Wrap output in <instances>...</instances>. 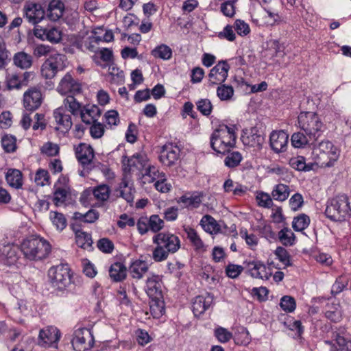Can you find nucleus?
<instances>
[{
  "instance_id": "obj_30",
  "label": "nucleus",
  "mask_w": 351,
  "mask_h": 351,
  "mask_svg": "<svg viewBox=\"0 0 351 351\" xmlns=\"http://www.w3.org/2000/svg\"><path fill=\"white\" fill-rule=\"evenodd\" d=\"M22 173L15 169H9L5 175L8 184L15 189H20L23 186Z\"/></svg>"
},
{
  "instance_id": "obj_54",
  "label": "nucleus",
  "mask_w": 351,
  "mask_h": 351,
  "mask_svg": "<svg viewBox=\"0 0 351 351\" xmlns=\"http://www.w3.org/2000/svg\"><path fill=\"white\" fill-rule=\"evenodd\" d=\"M215 336L221 343H226L232 338V334L226 328L218 327L215 330Z\"/></svg>"
},
{
  "instance_id": "obj_49",
  "label": "nucleus",
  "mask_w": 351,
  "mask_h": 351,
  "mask_svg": "<svg viewBox=\"0 0 351 351\" xmlns=\"http://www.w3.org/2000/svg\"><path fill=\"white\" fill-rule=\"evenodd\" d=\"M242 160V156L239 152H230L225 158V165L230 168L235 167L239 165Z\"/></svg>"
},
{
  "instance_id": "obj_45",
  "label": "nucleus",
  "mask_w": 351,
  "mask_h": 351,
  "mask_svg": "<svg viewBox=\"0 0 351 351\" xmlns=\"http://www.w3.org/2000/svg\"><path fill=\"white\" fill-rule=\"evenodd\" d=\"M152 55L155 58H161L162 60H169L171 58L172 51L167 45H160L152 50Z\"/></svg>"
},
{
  "instance_id": "obj_10",
  "label": "nucleus",
  "mask_w": 351,
  "mask_h": 351,
  "mask_svg": "<svg viewBox=\"0 0 351 351\" xmlns=\"http://www.w3.org/2000/svg\"><path fill=\"white\" fill-rule=\"evenodd\" d=\"M43 96L40 88L32 87L23 94V106L27 111H35L41 106Z\"/></svg>"
},
{
  "instance_id": "obj_29",
  "label": "nucleus",
  "mask_w": 351,
  "mask_h": 351,
  "mask_svg": "<svg viewBox=\"0 0 351 351\" xmlns=\"http://www.w3.org/2000/svg\"><path fill=\"white\" fill-rule=\"evenodd\" d=\"M289 165L294 169L299 171H310L313 169L314 164L306 163V158L302 156L293 157L289 160Z\"/></svg>"
},
{
  "instance_id": "obj_57",
  "label": "nucleus",
  "mask_w": 351,
  "mask_h": 351,
  "mask_svg": "<svg viewBox=\"0 0 351 351\" xmlns=\"http://www.w3.org/2000/svg\"><path fill=\"white\" fill-rule=\"evenodd\" d=\"M69 192L64 188L58 187L53 193V202L56 206L64 203Z\"/></svg>"
},
{
  "instance_id": "obj_17",
  "label": "nucleus",
  "mask_w": 351,
  "mask_h": 351,
  "mask_svg": "<svg viewBox=\"0 0 351 351\" xmlns=\"http://www.w3.org/2000/svg\"><path fill=\"white\" fill-rule=\"evenodd\" d=\"M124 173H131L135 170L141 171L145 168L147 160L145 156L139 154H134L130 158L124 156L122 160Z\"/></svg>"
},
{
  "instance_id": "obj_6",
  "label": "nucleus",
  "mask_w": 351,
  "mask_h": 351,
  "mask_svg": "<svg viewBox=\"0 0 351 351\" xmlns=\"http://www.w3.org/2000/svg\"><path fill=\"white\" fill-rule=\"evenodd\" d=\"M153 243L160 245L167 252L173 254L180 248V240L174 234L170 232H159L153 237Z\"/></svg>"
},
{
  "instance_id": "obj_47",
  "label": "nucleus",
  "mask_w": 351,
  "mask_h": 351,
  "mask_svg": "<svg viewBox=\"0 0 351 351\" xmlns=\"http://www.w3.org/2000/svg\"><path fill=\"white\" fill-rule=\"evenodd\" d=\"M348 280L346 276H339L332 286L331 294L333 296L342 292L348 286Z\"/></svg>"
},
{
  "instance_id": "obj_59",
  "label": "nucleus",
  "mask_w": 351,
  "mask_h": 351,
  "mask_svg": "<svg viewBox=\"0 0 351 351\" xmlns=\"http://www.w3.org/2000/svg\"><path fill=\"white\" fill-rule=\"evenodd\" d=\"M109 75L111 76L110 80L115 84H121L124 82V73L115 66L109 68Z\"/></svg>"
},
{
  "instance_id": "obj_35",
  "label": "nucleus",
  "mask_w": 351,
  "mask_h": 351,
  "mask_svg": "<svg viewBox=\"0 0 351 351\" xmlns=\"http://www.w3.org/2000/svg\"><path fill=\"white\" fill-rule=\"evenodd\" d=\"M14 64L21 69H28L32 64V58L25 52L16 53L13 58Z\"/></svg>"
},
{
  "instance_id": "obj_21",
  "label": "nucleus",
  "mask_w": 351,
  "mask_h": 351,
  "mask_svg": "<svg viewBox=\"0 0 351 351\" xmlns=\"http://www.w3.org/2000/svg\"><path fill=\"white\" fill-rule=\"evenodd\" d=\"M289 141L288 134L282 131H274L270 134L269 143L271 148L276 153L283 152L286 150Z\"/></svg>"
},
{
  "instance_id": "obj_31",
  "label": "nucleus",
  "mask_w": 351,
  "mask_h": 351,
  "mask_svg": "<svg viewBox=\"0 0 351 351\" xmlns=\"http://www.w3.org/2000/svg\"><path fill=\"white\" fill-rule=\"evenodd\" d=\"M149 308L154 318H160L165 313L163 297L150 298Z\"/></svg>"
},
{
  "instance_id": "obj_41",
  "label": "nucleus",
  "mask_w": 351,
  "mask_h": 351,
  "mask_svg": "<svg viewBox=\"0 0 351 351\" xmlns=\"http://www.w3.org/2000/svg\"><path fill=\"white\" fill-rule=\"evenodd\" d=\"M280 241L286 246H291L294 244L295 234L289 228H284L278 232Z\"/></svg>"
},
{
  "instance_id": "obj_27",
  "label": "nucleus",
  "mask_w": 351,
  "mask_h": 351,
  "mask_svg": "<svg viewBox=\"0 0 351 351\" xmlns=\"http://www.w3.org/2000/svg\"><path fill=\"white\" fill-rule=\"evenodd\" d=\"M109 276L114 282L123 280L127 276L126 267L122 263H114L109 268Z\"/></svg>"
},
{
  "instance_id": "obj_12",
  "label": "nucleus",
  "mask_w": 351,
  "mask_h": 351,
  "mask_svg": "<svg viewBox=\"0 0 351 351\" xmlns=\"http://www.w3.org/2000/svg\"><path fill=\"white\" fill-rule=\"evenodd\" d=\"M241 140L245 145L260 149L265 142V137L257 128L254 127L250 129H244Z\"/></svg>"
},
{
  "instance_id": "obj_18",
  "label": "nucleus",
  "mask_w": 351,
  "mask_h": 351,
  "mask_svg": "<svg viewBox=\"0 0 351 351\" xmlns=\"http://www.w3.org/2000/svg\"><path fill=\"white\" fill-rule=\"evenodd\" d=\"M60 338V330L54 326L41 329L38 335V344L42 346H52L56 344Z\"/></svg>"
},
{
  "instance_id": "obj_40",
  "label": "nucleus",
  "mask_w": 351,
  "mask_h": 351,
  "mask_svg": "<svg viewBox=\"0 0 351 351\" xmlns=\"http://www.w3.org/2000/svg\"><path fill=\"white\" fill-rule=\"evenodd\" d=\"M309 223V217L305 214H300L293 218L292 228L295 231L300 232L306 229Z\"/></svg>"
},
{
  "instance_id": "obj_39",
  "label": "nucleus",
  "mask_w": 351,
  "mask_h": 351,
  "mask_svg": "<svg viewBox=\"0 0 351 351\" xmlns=\"http://www.w3.org/2000/svg\"><path fill=\"white\" fill-rule=\"evenodd\" d=\"M184 230L187 234V238L197 250L203 248L204 243L194 228L190 226H184Z\"/></svg>"
},
{
  "instance_id": "obj_1",
  "label": "nucleus",
  "mask_w": 351,
  "mask_h": 351,
  "mask_svg": "<svg viewBox=\"0 0 351 351\" xmlns=\"http://www.w3.org/2000/svg\"><path fill=\"white\" fill-rule=\"evenodd\" d=\"M298 124L302 132H295L291 136V144L296 148L315 143L325 130V125L314 112H301Z\"/></svg>"
},
{
  "instance_id": "obj_34",
  "label": "nucleus",
  "mask_w": 351,
  "mask_h": 351,
  "mask_svg": "<svg viewBox=\"0 0 351 351\" xmlns=\"http://www.w3.org/2000/svg\"><path fill=\"white\" fill-rule=\"evenodd\" d=\"M202 193L193 194L191 196L184 195L180 197L178 202L182 203L186 207L198 208L202 203Z\"/></svg>"
},
{
  "instance_id": "obj_42",
  "label": "nucleus",
  "mask_w": 351,
  "mask_h": 351,
  "mask_svg": "<svg viewBox=\"0 0 351 351\" xmlns=\"http://www.w3.org/2000/svg\"><path fill=\"white\" fill-rule=\"evenodd\" d=\"M50 219L58 230H63L67 224L66 219L62 213L57 211L50 212Z\"/></svg>"
},
{
  "instance_id": "obj_44",
  "label": "nucleus",
  "mask_w": 351,
  "mask_h": 351,
  "mask_svg": "<svg viewBox=\"0 0 351 351\" xmlns=\"http://www.w3.org/2000/svg\"><path fill=\"white\" fill-rule=\"evenodd\" d=\"M217 95L221 101L230 100L234 95V88L230 85L219 84L217 88Z\"/></svg>"
},
{
  "instance_id": "obj_46",
  "label": "nucleus",
  "mask_w": 351,
  "mask_h": 351,
  "mask_svg": "<svg viewBox=\"0 0 351 351\" xmlns=\"http://www.w3.org/2000/svg\"><path fill=\"white\" fill-rule=\"evenodd\" d=\"M1 145L5 152H14L16 149V139L14 136L5 134L1 138Z\"/></svg>"
},
{
  "instance_id": "obj_33",
  "label": "nucleus",
  "mask_w": 351,
  "mask_h": 351,
  "mask_svg": "<svg viewBox=\"0 0 351 351\" xmlns=\"http://www.w3.org/2000/svg\"><path fill=\"white\" fill-rule=\"evenodd\" d=\"M290 193L289 186L284 184H278L274 188L271 195L277 201L283 202L286 200Z\"/></svg>"
},
{
  "instance_id": "obj_25",
  "label": "nucleus",
  "mask_w": 351,
  "mask_h": 351,
  "mask_svg": "<svg viewBox=\"0 0 351 351\" xmlns=\"http://www.w3.org/2000/svg\"><path fill=\"white\" fill-rule=\"evenodd\" d=\"M101 114V110L96 105H86L80 111L82 121L88 125L96 122Z\"/></svg>"
},
{
  "instance_id": "obj_60",
  "label": "nucleus",
  "mask_w": 351,
  "mask_h": 351,
  "mask_svg": "<svg viewBox=\"0 0 351 351\" xmlns=\"http://www.w3.org/2000/svg\"><path fill=\"white\" fill-rule=\"evenodd\" d=\"M337 348L334 351H351V341L337 334L336 336Z\"/></svg>"
},
{
  "instance_id": "obj_8",
  "label": "nucleus",
  "mask_w": 351,
  "mask_h": 351,
  "mask_svg": "<svg viewBox=\"0 0 351 351\" xmlns=\"http://www.w3.org/2000/svg\"><path fill=\"white\" fill-rule=\"evenodd\" d=\"M236 126L234 125L228 126L226 125H221L218 128L215 129L213 132V140L218 138L221 143H223L230 150L236 143ZM215 144V141L213 145Z\"/></svg>"
},
{
  "instance_id": "obj_32",
  "label": "nucleus",
  "mask_w": 351,
  "mask_h": 351,
  "mask_svg": "<svg viewBox=\"0 0 351 351\" xmlns=\"http://www.w3.org/2000/svg\"><path fill=\"white\" fill-rule=\"evenodd\" d=\"M143 178L145 180L144 183L153 182L156 179L165 180V173L160 172L157 167L154 166L149 165L147 167H145V172L142 173Z\"/></svg>"
},
{
  "instance_id": "obj_53",
  "label": "nucleus",
  "mask_w": 351,
  "mask_h": 351,
  "mask_svg": "<svg viewBox=\"0 0 351 351\" xmlns=\"http://www.w3.org/2000/svg\"><path fill=\"white\" fill-rule=\"evenodd\" d=\"M274 254L285 267L291 265L290 262V255L286 249L282 247H278L276 249Z\"/></svg>"
},
{
  "instance_id": "obj_52",
  "label": "nucleus",
  "mask_w": 351,
  "mask_h": 351,
  "mask_svg": "<svg viewBox=\"0 0 351 351\" xmlns=\"http://www.w3.org/2000/svg\"><path fill=\"white\" fill-rule=\"evenodd\" d=\"M169 254L171 253L167 252L160 245H156L152 252V258L155 262H162L168 258Z\"/></svg>"
},
{
  "instance_id": "obj_61",
  "label": "nucleus",
  "mask_w": 351,
  "mask_h": 351,
  "mask_svg": "<svg viewBox=\"0 0 351 351\" xmlns=\"http://www.w3.org/2000/svg\"><path fill=\"white\" fill-rule=\"evenodd\" d=\"M97 246L102 252L110 254L114 250L113 243L108 238L100 239L97 243Z\"/></svg>"
},
{
  "instance_id": "obj_48",
  "label": "nucleus",
  "mask_w": 351,
  "mask_h": 351,
  "mask_svg": "<svg viewBox=\"0 0 351 351\" xmlns=\"http://www.w3.org/2000/svg\"><path fill=\"white\" fill-rule=\"evenodd\" d=\"M280 306L284 311L292 313L296 308V302L294 298L285 295L280 300Z\"/></svg>"
},
{
  "instance_id": "obj_64",
  "label": "nucleus",
  "mask_w": 351,
  "mask_h": 351,
  "mask_svg": "<svg viewBox=\"0 0 351 351\" xmlns=\"http://www.w3.org/2000/svg\"><path fill=\"white\" fill-rule=\"evenodd\" d=\"M234 27L237 33L240 36H246L250 31L248 24L240 19L235 21Z\"/></svg>"
},
{
  "instance_id": "obj_22",
  "label": "nucleus",
  "mask_w": 351,
  "mask_h": 351,
  "mask_svg": "<svg viewBox=\"0 0 351 351\" xmlns=\"http://www.w3.org/2000/svg\"><path fill=\"white\" fill-rule=\"evenodd\" d=\"M53 117L58 125L55 127L56 130L68 132L72 126V121L70 114H66L65 108L60 107L53 111Z\"/></svg>"
},
{
  "instance_id": "obj_9",
  "label": "nucleus",
  "mask_w": 351,
  "mask_h": 351,
  "mask_svg": "<svg viewBox=\"0 0 351 351\" xmlns=\"http://www.w3.org/2000/svg\"><path fill=\"white\" fill-rule=\"evenodd\" d=\"M137 229L141 234H145L148 231L158 232L164 227V221L158 215H152L150 217H141L137 223Z\"/></svg>"
},
{
  "instance_id": "obj_5",
  "label": "nucleus",
  "mask_w": 351,
  "mask_h": 351,
  "mask_svg": "<svg viewBox=\"0 0 351 351\" xmlns=\"http://www.w3.org/2000/svg\"><path fill=\"white\" fill-rule=\"evenodd\" d=\"M71 343L75 351H87L93 347L95 339L89 329L78 328L74 331Z\"/></svg>"
},
{
  "instance_id": "obj_7",
  "label": "nucleus",
  "mask_w": 351,
  "mask_h": 351,
  "mask_svg": "<svg viewBox=\"0 0 351 351\" xmlns=\"http://www.w3.org/2000/svg\"><path fill=\"white\" fill-rule=\"evenodd\" d=\"M314 152H319L320 153H323L324 155H327L329 158L328 162H322L321 157H319V163L321 164L322 167H332L334 165V162L337 160L339 152L338 149L334 146V145L329 141H323L320 142L317 145L315 143L313 144Z\"/></svg>"
},
{
  "instance_id": "obj_28",
  "label": "nucleus",
  "mask_w": 351,
  "mask_h": 351,
  "mask_svg": "<svg viewBox=\"0 0 351 351\" xmlns=\"http://www.w3.org/2000/svg\"><path fill=\"white\" fill-rule=\"evenodd\" d=\"M128 271L132 278L139 280L148 271V266L145 261L136 260L131 264Z\"/></svg>"
},
{
  "instance_id": "obj_2",
  "label": "nucleus",
  "mask_w": 351,
  "mask_h": 351,
  "mask_svg": "<svg viewBox=\"0 0 351 351\" xmlns=\"http://www.w3.org/2000/svg\"><path fill=\"white\" fill-rule=\"evenodd\" d=\"M21 251L25 257L30 261L45 258L51 252L49 243L38 236H31L21 243Z\"/></svg>"
},
{
  "instance_id": "obj_55",
  "label": "nucleus",
  "mask_w": 351,
  "mask_h": 351,
  "mask_svg": "<svg viewBox=\"0 0 351 351\" xmlns=\"http://www.w3.org/2000/svg\"><path fill=\"white\" fill-rule=\"evenodd\" d=\"M62 40V32L57 27L47 28V40L58 43Z\"/></svg>"
},
{
  "instance_id": "obj_15",
  "label": "nucleus",
  "mask_w": 351,
  "mask_h": 351,
  "mask_svg": "<svg viewBox=\"0 0 351 351\" xmlns=\"http://www.w3.org/2000/svg\"><path fill=\"white\" fill-rule=\"evenodd\" d=\"M82 90L81 84L75 80L70 73H67L60 80L57 90L62 95L77 94Z\"/></svg>"
},
{
  "instance_id": "obj_4",
  "label": "nucleus",
  "mask_w": 351,
  "mask_h": 351,
  "mask_svg": "<svg viewBox=\"0 0 351 351\" xmlns=\"http://www.w3.org/2000/svg\"><path fill=\"white\" fill-rule=\"evenodd\" d=\"M350 203L346 195H339L331 199L325 210L326 216L332 221H342L350 215Z\"/></svg>"
},
{
  "instance_id": "obj_43",
  "label": "nucleus",
  "mask_w": 351,
  "mask_h": 351,
  "mask_svg": "<svg viewBox=\"0 0 351 351\" xmlns=\"http://www.w3.org/2000/svg\"><path fill=\"white\" fill-rule=\"evenodd\" d=\"M99 214L95 210H90L85 214L76 212L74 213V219L84 223H93L98 219Z\"/></svg>"
},
{
  "instance_id": "obj_14",
  "label": "nucleus",
  "mask_w": 351,
  "mask_h": 351,
  "mask_svg": "<svg viewBox=\"0 0 351 351\" xmlns=\"http://www.w3.org/2000/svg\"><path fill=\"white\" fill-rule=\"evenodd\" d=\"M23 11L25 17L29 23L36 25L45 17V10L39 3L27 2L25 4Z\"/></svg>"
},
{
  "instance_id": "obj_24",
  "label": "nucleus",
  "mask_w": 351,
  "mask_h": 351,
  "mask_svg": "<svg viewBox=\"0 0 351 351\" xmlns=\"http://www.w3.org/2000/svg\"><path fill=\"white\" fill-rule=\"evenodd\" d=\"M75 156L79 162L85 167L91 163L94 158V150L90 145L80 143L75 148Z\"/></svg>"
},
{
  "instance_id": "obj_13",
  "label": "nucleus",
  "mask_w": 351,
  "mask_h": 351,
  "mask_svg": "<svg viewBox=\"0 0 351 351\" xmlns=\"http://www.w3.org/2000/svg\"><path fill=\"white\" fill-rule=\"evenodd\" d=\"M244 264L252 278L267 280L272 275L270 269H267L266 265L261 261L254 260L245 262Z\"/></svg>"
},
{
  "instance_id": "obj_51",
  "label": "nucleus",
  "mask_w": 351,
  "mask_h": 351,
  "mask_svg": "<svg viewBox=\"0 0 351 351\" xmlns=\"http://www.w3.org/2000/svg\"><path fill=\"white\" fill-rule=\"evenodd\" d=\"M60 150L59 146L52 142H47L40 148L42 154L48 156H56L58 154Z\"/></svg>"
},
{
  "instance_id": "obj_19",
  "label": "nucleus",
  "mask_w": 351,
  "mask_h": 351,
  "mask_svg": "<svg viewBox=\"0 0 351 351\" xmlns=\"http://www.w3.org/2000/svg\"><path fill=\"white\" fill-rule=\"evenodd\" d=\"M180 152L178 147L166 144L162 147L159 160L164 165L171 167L179 159Z\"/></svg>"
},
{
  "instance_id": "obj_36",
  "label": "nucleus",
  "mask_w": 351,
  "mask_h": 351,
  "mask_svg": "<svg viewBox=\"0 0 351 351\" xmlns=\"http://www.w3.org/2000/svg\"><path fill=\"white\" fill-rule=\"evenodd\" d=\"M64 105L63 108L65 110H68L74 116L80 114V111L82 110L81 104L73 95L68 96L64 100Z\"/></svg>"
},
{
  "instance_id": "obj_50",
  "label": "nucleus",
  "mask_w": 351,
  "mask_h": 351,
  "mask_svg": "<svg viewBox=\"0 0 351 351\" xmlns=\"http://www.w3.org/2000/svg\"><path fill=\"white\" fill-rule=\"evenodd\" d=\"M197 110L204 116L210 114L213 105L208 99H201L196 103Z\"/></svg>"
},
{
  "instance_id": "obj_62",
  "label": "nucleus",
  "mask_w": 351,
  "mask_h": 351,
  "mask_svg": "<svg viewBox=\"0 0 351 351\" xmlns=\"http://www.w3.org/2000/svg\"><path fill=\"white\" fill-rule=\"evenodd\" d=\"M4 252H6L5 264L10 266L14 265L18 260L16 249L10 246H7L5 247Z\"/></svg>"
},
{
  "instance_id": "obj_23",
  "label": "nucleus",
  "mask_w": 351,
  "mask_h": 351,
  "mask_svg": "<svg viewBox=\"0 0 351 351\" xmlns=\"http://www.w3.org/2000/svg\"><path fill=\"white\" fill-rule=\"evenodd\" d=\"M213 302V297L207 293L206 295H198L195 298L192 309L195 316H200L211 306Z\"/></svg>"
},
{
  "instance_id": "obj_38",
  "label": "nucleus",
  "mask_w": 351,
  "mask_h": 351,
  "mask_svg": "<svg viewBox=\"0 0 351 351\" xmlns=\"http://www.w3.org/2000/svg\"><path fill=\"white\" fill-rule=\"evenodd\" d=\"M93 193L96 199L101 202H106L109 199L110 188L107 184H100L95 187Z\"/></svg>"
},
{
  "instance_id": "obj_37",
  "label": "nucleus",
  "mask_w": 351,
  "mask_h": 351,
  "mask_svg": "<svg viewBox=\"0 0 351 351\" xmlns=\"http://www.w3.org/2000/svg\"><path fill=\"white\" fill-rule=\"evenodd\" d=\"M75 242L78 247L88 250L93 248V240L91 235L86 232H80L75 237Z\"/></svg>"
},
{
  "instance_id": "obj_63",
  "label": "nucleus",
  "mask_w": 351,
  "mask_h": 351,
  "mask_svg": "<svg viewBox=\"0 0 351 351\" xmlns=\"http://www.w3.org/2000/svg\"><path fill=\"white\" fill-rule=\"evenodd\" d=\"M235 1H227L221 5V12L228 17H232L235 14Z\"/></svg>"
},
{
  "instance_id": "obj_11",
  "label": "nucleus",
  "mask_w": 351,
  "mask_h": 351,
  "mask_svg": "<svg viewBox=\"0 0 351 351\" xmlns=\"http://www.w3.org/2000/svg\"><path fill=\"white\" fill-rule=\"evenodd\" d=\"M230 68V66L226 61H219L210 71L208 74V86H213L224 82L227 79Z\"/></svg>"
},
{
  "instance_id": "obj_20",
  "label": "nucleus",
  "mask_w": 351,
  "mask_h": 351,
  "mask_svg": "<svg viewBox=\"0 0 351 351\" xmlns=\"http://www.w3.org/2000/svg\"><path fill=\"white\" fill-rule=\"evenodd\" d=\"M62 58L60 56L56 58H50L45 61L41 66V75L45 79H52L58 71H62Z\"/></svg>"
},
{
  "instance_id": "obj_56",
  "label": "nucleus",
  "mask_w": 351,
  "mask_h": 351,
  "mask_svg": "<svg viewBox=\"0 0 351 351\" xmlns=\"http://www.w3.org/2000/svg\"><path fill=\"white\" fill-rule=\"evenodd\" d=\"M50 176L47 170L39 169L35 175L34 181L37 185L45 186L49 184Z\"/></svg>"
},
{
  "instance_id": "obj_58",
  "label": "nucleus",
  "mask_w": 351,
  "mask_h": 351,
  "mask_svg": "<svg viewBox=\"0 0 351 351\" xmlns=\"http://www.w3.org/2000/svg\"><path fill=\"white\" fill-rule=\"evenodd\" d=\"M241 265L229 263L226 267V274L230 278H237L243 271Z\"/></svg>"
},
{
  "instance_id": "obj_26",
  "label": "nucleus",
  "mask_w": 351,
  "mask_h": 351,
  "mask_svg": "<svg viewBox=\"0 0 351 351\" xmlns=\"http://www.w3.org/2000/svg\"><path fill=\"white\" fill-rule=\"evenodd\" d=\"M64 10V3L62 0H51L47 7V16L49 20L57 21L63 16Z\"/></svg>"
},
{
  "instance_id": "obj_3",
  "label": "nucleus",
  "mask_w": 351,
  "mask_h": 351,
  "mask_svg": "<svg viewBox=\"0 0 351 351\" xmlns=\"http://www.w3.org/2000/svg\"><path fill=\"white\" fill-rule=\"evenodd\" d=\"M48 277L51 286L58 291H65L72 282L71 270L67 264L51 267Z\"/></svg>"
},
{
  "instance_id": "obj_16",
  "label": "nucleus",
  "mask_w": 351,
  "mask_h": 351,
  "mask_svg": "<svg viewBox=\"0 0 351 351\" xmlns=\"http://www.w3.org/2000/svg\"><path fill=\"white\" fill-rule=\"evenodd\" d=\"M162 276L152 274L146 280L145 290L149 298H162Z\"/></svg>"
}]
</instances>
